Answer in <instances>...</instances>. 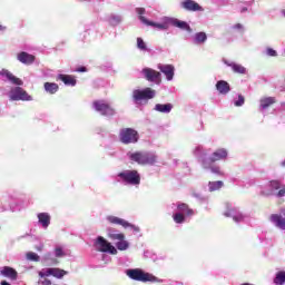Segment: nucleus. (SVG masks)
Returning <instances> with one entry per match:
<instances>
[{
  "instance_id": "f257e3e1",
  "label": "nucleus",
  "mask_w": 285,
  "mask_h": 285,
  "mask_svg": "<svg viewBox=\"0 0 285 285\" xmlns=\"http://www.w3.org/2000/svg\"><path fill=\"white\" fill-rule=\"evenodd\" d=\"M128 155L130 161H135L140 166H153V164L157 163V156L155 154L136 151Z\"/></svg>"
},
{
  "instance_id": "f03ea898",
  "label": "nucleus",
  "mask_w": 285,
  "mask_h": 285,
  "mask_svg": "<svg viewBox=\"0 0 285 285\" xmlns=\"http://www.w3.org/2000/svg\"><path fill=\"white\" fill-rule=\"evenodd\" d=\"M126 275L135 282H157V277L153 274L146 273L142 269H127Z\"/></svg>"
},
{
  "instance_id": "7ed1b4c3",
  "label": "nucleus",
  "mask_w": 285,
  "mask_h": 285,
  "mask_svg": "<svg viewBox=\"0 0 285 285\" xmlns=\"http://www.w3.org/2000/svg\"><path fill=\"white\" fill-rule=\"evenodd\" d=\"M118 177L130 186H139L141 184V175L137 170H125L118 174Z\"/></svg>"
},
{
  "instance_id": "20e7f679",
  "label": "nucleus",
  "mask_w": 285,
  "mask_h": 285,
  "mask_svg": "<svg viewBox=\"0 0 285 285\" xmlns=\"http://www.w3.org/2000/svg\"><path fill=\"white\" fill-rule=\"evenodd\" d=\"M121 144H137L139 141V132L132 128H124L119 132Z\"/></svg>"
},
{
  "instance_id": "39448f33",
  "label": "nucleus",
  "mask_w": 285,
  "mask_h": 285,
  "mask_svg": "<svg viewBox=\"0 0 285 285\" xmlns=\"http://www.w3.org/2000/svg\"><path fill=\"white\" fill-rule=\"evenodd\" d=\"M155 95H157V92L153 88L147 87L142 90H134L132 99L136 101V104H139V101H148L150 99H155Z\"/></svg>"
},
{
  "instance_id": "423d86ee",
  "label": "nucleus",
  "mask_w": 285,
  "mask_h": 285,
  "mask_svg": "<svg viewBox=\"0 0 285 285\" xmlns=\"http://www.w3.org/2000/svg\"><path fill=\"white\" fill-rule=\"evenodd\" d=\"M92 106L95 110L100 112L104 117H112V115H115V109L105 100H95Z\"/></svg>"
},
{
  "instance_id": "0eeeda50",
  "label": "nucleus",
  "mask_w": 285,
  "mask_h": 285,
  "mask_svg": "<svg viewBox=\"0 0 285 285\" xmlns=\"http://www.w3.org/2000/svg\"><path fill=\"white\" fill-rule=\"evenodd\" d=\"M136 12L139 17V20L145 26H151L153 28H157L158 30H168V24H166V23H157V22H153L150 20H147V18L144 17V14H146V9L145 8H137Z\"/></svg>"
},
{
  "instance_id": "6e6552de",
  "label": "nucleus",
  "mask_w": 285,
  "mask_h": 285,
  "mask_svg": "<svg viewBox=\"0 0 285 285\" xmlns=\"http://www.w3.org/2000/svg\"><path fill=\"white\" fill-rule=\"evenodd\" d=\"M141 72L146 81H149L150 83H156V86H159V83H161V72L153 68H144Z\"/></svg>"
},
{
  "instance_id": "1a4fd4ad",
  "label": "nucleus",
  "mask_w": 285,
  "mask_h": 285,
  "mask_svg": "<svg viewBox=\"0 0 285 285\" xmlns=\"http://www.w3.org/2000/svg\"><path fill=\"white\" fill-rule=\"evenodd\" d=\"M10 99L11 101H32V96L23 90V88L16 87L11 90Z\"/></svg>"
},
{
  "instance_id": "9d476101",
  "label": "nucleus",
  "mask_w": 285,
  "mask_h": 285,
  "mask_svg": "<svg viewBox=\"0 0 285 285\" xmlns=\"http://www.w3.org/2000/svg\"><path fill=\"white\" fill-rule=\"evenodd\" d=\"M96 244L98 247V250L100 253H109L110 255H117V248L112 246L104 236H99L96 240Z\"/></svg>"
},
{
  "instance_id": "9b49d317",
  "label": "nucleus",
  "mask_w": 285,
  "mask_h": 285,
  "mask_svg": "<svg viewBox=\"0 0 285 285\" xmlns=\"http://www.w3.org/2000/svg\"><path fill=\"white\" fill-rule=\"evenodd\" d=\"M107 219L110 224H117L118 226H122V228H131L132 230H135V233H139V227L128 223V220L124 218H119L117 216H109L107 217Z\"/></svg>"
},
{
  "instance_id": "f8f14e48",
  "label": "nucleus",
  "mask_w": 285,
  "mask_h": 285,
  "mask_svg": "<svg viewBox=\"0 0 285 285\" xmlns=\"http://www.w3.org/2000/svg\"><path fill=\"white\" fill-rule=\"evenodd\" d=\"M200 164L202 167L204 168V170H212V173H214V175H224V171L222 170V168L217 165H215V161L212 160H207L206 158H200Z\"/></svg>"
},
{
  "instance_id": "ddd939ff",
  "label": "nucleus",
  "mask_w": 285,
  "mask_h": 285,
  "mask_svg": "<svg viewBox=\"0 0 285 285\" xmlns=\"http://www.w3.org/2000/svg\"><path fill=\"white\" fill-rule=\"evenodd\" d=\"M180 6L188 12H204V8L195 0H184Z\"/></svg>"
},
{
  "instance_id": "4468645a",
  "label": "nucleus",
  "mask_w": 285,
  "mask_h": 285,
  "mask_svg": "<svg viewBox=\"0 0 285 285\" xmlns=\"http://www.w3.org/2000/svg\"><path fill=\"white\" fill-rule=\"evenodd\" d=\"M17 59H18V61H20V63H24V66H32V63H35L37 57H35V55H30L26 51H21L17 55Z\"/></svg>"
},
{
  "instance_id": "2eb2a0df",
  "label": "nucleus",
  "mask_w": 285,
  "mask_h": 285,
  "mask_svg": "<svg viewBox=\"0 0 285 285\" xmlns=\"http://www.w3.org/2000/svg\"><path fill=\"white\" fill-rule=\"evenodd\" d=\"M158 70L165 75L167 81H173L175 77V66L173 65H158Z\"/></svg>"
},
{
  "instance_id": "dca6fc26",
  "label": "nucleus",
  "mask_w": 285,
  "mask_h": 285,
  "mask_svg": "<svg viewBox=\"0 0 285 285\" xmlns=\"http://www.w3.org/2000/svg\"><path fill=\"white\" fill-rule=\"evenodd\" d=\"M0 275H2V277L11 279V282H16V279H18L19 277V273L17 272V269L10 266L2 267V269L0 271Z\"/></svg>"
},
{
  "instance_id": "f3484780",
  "label": "nucleus",
  "mask_w": 285,
  "mask_h": 285,
  "mask_svg": "<svg viewBox=\"0 0 285 285\" xmlns=\"http://www.w3.org/2000/svg\"><path fill=\"white\" fill-rule=\"evenodd\" d=\"M269 222L279 228L281 230H285V218L279 214H272L269 216Z\"/></svg>"
},
{
  "instance_id": "a211bd4d",
  "label": "nucleus",
  "mask_w": 285,
  "mask_h": 285,
  "mask_svg": "<svg viewBox=\"0 0 285 285\" xmlns=\"http://www.w3.org/2000/svg\"><path fill=\"white\" fill-rule=\"evenodd\" d=\"M228 157V151L224 148L217 149L213 153L210 158H206L208 161H222V159H226Z\"/></svg>"
},
{
  "instance_id": "6ab92c4d",
  "label": "nucleus",
  "mask_w": 285,
  "mask_h": 285,
  "mask_svg": "<svg viewBox=\"0 0 285 285\" xmlns=\"http://www.w3.org/2000/svg\"><path fill=\"white\" fill-rule=\"evenodd\" d=\"M0 75L7 77V79L14 86H23V80L17 78V76L12 75L9 70L3 69Z\"/></svg>"
},
{
  "instance_id": "aec40b11",
  "label": "nucleus",
  "mask_w": 285,
  "mask_h": 285,
  "mask_svg": "<svg viewBox=\"0 0 285 285\" xmlns=\"http://www.w3.org/2000/svg\"><path fill=\"white\" fill-rule=\"evenodd\" d=\"M216 90L219 95H228V92H230V85L228 81L219 80L216 82Z\"/></svg>"
},
{
  "instance_id": "412c9836",
  "label": "nucleus",
  "mask_w": 285,
  "mask_h": 285,
  "mask_svg": "<svg viewBox=\"0 0 285 285\" xmlns=\"http://www.w3.org/2000/svg\"><path fill=\"white\" fill-rule=\"evenodd\" d=\"M170 23H171V26H174V28H179L180 30H186L187 32H193L190 24H188V22H186V21H181L179 19H173L170 21Z\"/></svg>"
},
{
  "instance_id": "4be33fe9",
  "label": "nucleus",
  "mask_w": 285,
  "mask_h": 285,
  "mask_svg": "<svg viewBox=\"0 0 285 285\" xmlns=\"http://www.w3.org/2000/svg\"><path fill=\"white\" fill-rule=\"evenodd\" d=\"M177 210L181 215H186L187 217H193L195 215V212L188 206V204L179 203L177 205Z\"/></svg>"
},
{
  "instance_id": "5701e85b",
  "label": "nucleus",
  "mask_w": 285,
  "mask_h": 285,
  "mask_svg": "<svg viewBox=\"0 0 285 285\" xmlns=\"http://www.w3.org/2000/svg\"><path fill=\"white\" fill-rule=\"evenodd\" d=\"M58 79L63 81L65 86H77V78L75 76L60 73Z\"/></svg>"
},
{
  "instance_id": "b1692460",
  "label": "nucleus",
  "mask_w": 285,
  "mask_h": 285,
  "mask_svg": "<svg viewBox=\"0 0 285 285\" xmlns=\"http://www.w3.org/2000/svg\"><path fill=\"white\" fill-rule=\"evenodd\" d=\"M39 223L41 224L42 228H48L50 226V214L48 213H40L38 214Z\"/></svg>"
},
{
  "instance_id": "393cba45",
  "label": "nucleus",
  "mask_w": 285,
  "mask_h": 285,
  "mask_svg": "<svg viewBox=\"0 0 285 285\" xmlns=\"http://www.w3.org/2000/svg\"><path fill=\"white\" fill-rule=\"evenodd\" d=\"M228 66L236 75H246L247 72L246 67L242 66L240 63L232 62L228 63Z\"/></svg>"
},
{
  "instance_id": "a878e982",
  "label": "nucleus",
  "mask_w": 285,
  "mask_h": 285,
  "mask_svg": "<svg viewBox=\"0 0 285 285\" xmlns=\"http://www.w3.org/2000/svg\"><path fill=\"white\" fill-rule=\"evenodd\" d=\"M43 88L49 95H56V92H59V85L56 82H45Z\"/></svg>"
},
{
  "instance_id": "bb28decb",
  "label": "nucleus",
  "mask_w": 285,
  "mask_h": 285,
  "mask_svg": "<svg viewBox=\"0 0 285 285\" xmlns=\"http://www.w3.org/2000/svg\"><path fill=\"white\" fill-rule=\"evenodd\" d=\"M277 100L275 99V97H266L261 99V108L263 110H266V108H271V106H273V104H276Z\"/></svg>"
},
{
  "instance_id": "cd10ccee",
  "label": "nucleus",
  "mask_w": 285,
  "mask_h": 285,
  "mask_svg": "<svg viewBox=\"0 0 285 285\" xmlns=\"http://www.w3.org/2000/svg\"><path fill=\"white\" fill-rule=\"evenodd\" d=\"M155 110H157V112H164V114H168L170 112V110H173V104H157L155 106Z\"/></svg>"
},
{
  "instance_id": "c85d7f7f",
  "label": "nucleus",
  "mask_w": 285,
  "mask_h": 285,
  "mask_svg": "<svg viewBox=\"0 0 285 285\" xmlns=\"http://www.w3.org/2000/svg\"><path fill=\"white\" fill-rule=\"evenodd\" d=\"M207 39L208 36L204 31L197 32L194 37L195 43H206Z\"/></svg>"
},
{
  "instance_id": "c756f323",
  "label": "nucleus",
  "mask_w": 285,
  "mask_h": 285,
  "mask_svg": "<svg viewBox=\"0 0 285 285\" xmlns=\"http://www.w3.org/2000/svg\"><path fill=\"white\" fill-rule=\"evenodd\" d=\"M49 274H51L53 277H57L58 279H61V277L68 275V272L59 268H49Z\"/></svg>"
},
{
  "instance_id": "7c9ffc66",
  "label": "nucleus",
  "mask_w": 285,
  "mask_h": 285,
  "mask_svg": "<svg viewBox=\"0 0 285 285\" xmlns=\"http://www.w3.org/2000/svg\"><path fill=\"white\" fill-rule=\"evenodd\" d=\"M274 284H276V285L285 284V272L284 271H279L276 273V276L274 278Z\"/></svg>"
},
{
  "instance_id": "2f4dec72",
  "label": "nucleus",
  "mask_w": 285,
  "mask_h": 285,
  "mask_svg": "<svg viewBox=\"0 0 285 285\" xmlns=\"http://www.w3.org/2000/svg\"><path fill=\"white\" fill-rule=\"evenodd\" d=\"M209 191L215 193V190H219L224 186V181L217 180V181H209Z\"/></svg>"
},
{
  "instance_id": "473e14b6",
  "label": "nucleus",
  "mask_w": 285,
  "mask_h": 285,
  "mask_svg": "<svg viewBox=\"0 0 285 285\" xmlns=\"http://www.w3.org/2000/svg\"><path fill=\"white\" fill-rule=\"evenodd\" d=\"M173 219L175 224H184V222H186V216H184V214L178 212L174 214Z\"/></svg>"
},
{
  "instance_id": "72a5a7b5",
  "label": "nucleus",
  "mask_w": 285,
  "mask_h": 285,
  "mask_svg": "<svg viewBox=\"0 0 285 285\" xmlns=\"http://www.w3.org/2000/svg\"><path fill=\"white\" fill-rule=\"evenodd\" d=\"M118 250H128V247L130 246L128 244L127 240L122 239V240H119L117 244H116Z\"/></svg>"
},
{
  "instance_id": "f704fd0d",
  "label": "nucleus",
  "mask_w": 285,
  "mask_h": 285,
  "mask_svg": "<svg viewBox=\"0 0 285 285\" xmlns=\"http://www.w3.org/2000/svg\"><path fill=\"white\" fill-rule=\"evenodd\" d=\"M27 259L29 262H39L40 257H39V254H37L35 252H29V253H27Z\"/></svg>"
},
{
  "instance_id": "c9c22d12",
  "label": "nucleus",
  "mask_w": 285,
  "mask_h": 285,
  "mask_svg": "<svg viewBox=\"0 0 285 285\" xmlns=\"http://www.w3.org/2000/svg\"><path fill=\"white\" fill-rule=\"evenodd\" d=\"M109 239L124 242L126 239V236L124 234H109Z\"/></svg>"
},
{
  "instance_id": "e433bc0d",
  "label": "nucleus",
  "mask_w": 285,
  "mask_h": 285,
  "mask_svg": "<svg viewBox=\"0 0 285 285\" xmlns=\"http://www.w3.org/2000/svg\"><path fill=\"white\" fill-rule=\"evenodd\" d=\"M137 48L144 51L148 50V46H146V42L142 38H137Z\"/></svg>"
},
{
  "instance_id": "4c0bfd02",
  "label": "nucleus",
  "mask_w": 285,
  "mask_h": 285,
  "mask_svg": "<svg viewBox=\"0 0 285 285\" xmlns=\"http://www.w3.org/2000/svg\"><path fill=\"white\" fill-rule=\"evenodd\" d=\"M269 188H272V190H279V188H282V183L279 180H271Z\"/></svg>"
},
{
  "instance_id": "58836bf2",
  "label": "nucleus",
  "mask_w": 285,
  "mask_h": 285,
  "mask_svg": "<svg viewBox=\"0 0 285 285\" xmlns=\"http://www.w3.org/2000/svg\"><path fill=\"white\" fill-rule=\"evenodd\" d=\"M246 102V98H244L243 95H238V100H236L234 102V106H236V108L242 107L244 104Z\"/></svg>"
},
{
  "instance_id": "ea45409f",
  "label": "nucleus",
  "mask_w": 285,
  "mask_h": 285,
  "mask_svg": "<svg viewBox=\"0 0 285 285\" xmlns=\"http://www.w3.org/2000/svg\"><path fill=\"white\" fill-rule=\"evenodd\" d=\"M266 55L268 57H277V51H275V49H273V48H267L266 49Z\"/></svg>"
},
{
  "instance_id": "a19ab883",
  "label": "nucleus",
  "mask_w": 285,
  "mask_h": 285,
  "mask_svg": "<svg viewBox=\"0 0 285 285\" xmlns=\"http://www.w3.org/2000/svg\"><path fill=\"white\" fill-rule=\"evenodd\" d=\"M55 253H56V257H63V255H66V254L63 253V249H62L61 247H57V248L55 249Z\"/></svg>"
},
{
  "instance_id": "79ce46f5",
  "label": "nucleus",
  "mask_w": 285,
  "mask_h": 285,
  "mask_svg": "<svg viewBox=\"0 0 285 285\" xmlns=\"http://www.w3.org/2000/svg\"><path fill=\"white\" fill-rule=\"evenodd\" d=\"M50 268L47 269L46 272H39V277H50Z\"/></svg>"
},
{
  "instance_id": "37998d69",
  "label": "nucleus",
  "mask_w": 285,
  "mask_h": 285,
  "mask_svg": "<svg viewBox=\"0 0 285 285\" xmlns=\"http://www.w3.org/2000/svg\"><path fill=\"white\" fill-rule=\"evenodd\" d=\"M76 72H88V69L86 67H79L76 69Z\"/></svg>"
},
{
  "instance_id": "c03bdc74",
  "label": "nucleus",
  "mask_w": 285,
  "mask_h": 285,
  "mask_svg": "<svg viewBox=\"0 0 285 285\" xmlns=\"http://www.w3.org/2000/svg\"><path fill=\"white\" fill-rule=\"evenodd\" d=\"M42 285H52V282L48 278H45L42 282H41Z\"/></svg>"
},
{
  "instance_id": "a18cd8bd",
  "label": "nucleus",
  "mask_w": 285,
  "mask_h": 285,
  "mask_svg": "<svg viewBox=\"0 0 285 285\" xmlns=\"http://www.w3.org/2000/svg\"><path fill=\"white\" fill-rule=\"evenodd\" d=\"M285 196V188H282L278 193H277V197H284Z\"/></svg>"
},
{
  "instance_id": "49530a36",
  "label": "nucleus",
  "mask_w": 285,
  "mask_h": 285,
  "mask_svg": "<svg viewBox=\"0 0 285 285\" xmlns=\"http://www.w3.org/2000/svg\"><path fill=\"white\" fill-rule=\"evenodd\" d=\"M234 28H235L236 30H242V28H244V27L242 26V23H236V24L234 26Z\"/></svg>"
},
{
  "instance_id": "de8ad7c7",
  "label": "nucleus",
  "mask_w": 285,
  "mask_h": 285,
  "mask_svg": "<svg viewBox=\"0 0 285 285\" xmlns=\"http://www.w3.org/2000/svg\"><path fill=\"white\" fill-rule=\"evenodd\" d=\"M53 264H59V262L57 259H52Z\"/></svg>"
},
{
  "instance_id": "09e8293b",
  "label": "nucleus",
  "mask_w": 285,
  "mask_h": 285,
  "mask_svg": "<svg viewBox=\"0 0 285 285\" xmlns=\"http://www.w3.org/2000/svg\"><path fill=\"white\" fill-rule=\"evenodd\" d=\"M0 30H6V27L0 24Z\"/></svg>"
},
{
  "instance_id": "8fccbe9b",
  "label": "nucleus",
  "mask_w": 285,
  "mask_h": 285,
  "mask_svg": "<svg viewBox=\"0 0 285 285\" xmlns=\"http://www.w3.org/2000/svg\"><path fill=\"white\" fill-rule=\"evenodd\" d=\"M46 259H50V254H47V255H46Z\"/></svg>"
},
{
  "instance_id": "3c124183",
  "label": "nucleus",
  "mask_w": 285,
  "mask_h": 285,
  "mask_svg": "<svg viewBox=\"0 0 285 285\" xmlns=\"http://www.w3.org/2000/svg\"><path fill=\"white\" fill-rule=\"evenodd\" d=\"M199 153V148H197L196 150H195V155H197Z\"/></svg>"
},
{
  "instance_id": "603ef678",
  "label": "nucleus",
  "mask_w": 285,
  "mask_h": 285,
  "mask_svg": "<svg viewBox=\"0 0 285 285\" xmlns=\"http://www.w3.org/2000/svg\"><path fill=\"white\" fill-rule=\"evenodd\" d=\"M282 166H285V160L282 163Z\"/></svg>"
},
{
  "instance_id": "864d4df0",
  "label": "nucleus",
  "mask_w": 285,
  "mask_h": 285,
  "mask_svg": "<svg viewBox=\"0 0 285 285\" xmlns=\"http://www.w3.org/2000/svg\"><path fill=\"white\" fill-rule=\"evenodd\" d=\"M225 216H226V217H230V215H228V214H225Z\"/></svg>"
},
{
  "instance_id": "5fc2aeb1",
  "label": "nucleus",
  "mask_w": 285,
  "mask_h": 285,
  "mask_svg": "<svg viewBox=\"0 0 285 285\" xmlns=\"http://www.w3.org/2000/svg\"><path fill=\"white\" fill-rule=\"evenodd\" d=\"M283 16L285 17V10H283Z\"/></svg>"
}]
</instances>
